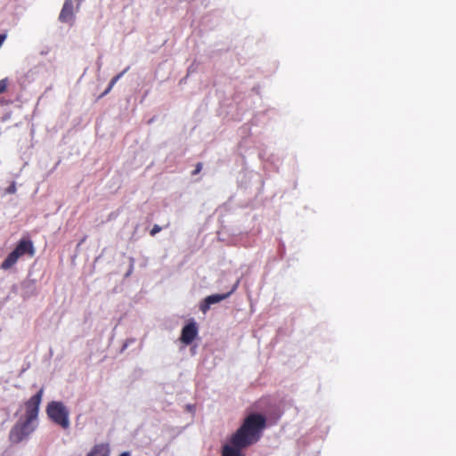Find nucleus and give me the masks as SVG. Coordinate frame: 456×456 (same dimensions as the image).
I'll return each instance as SVG.
<instances>
[{
	"label": "nucleus",
	"instance_id": "16",
	"mask_svg": "<svg viewBox=\"0 0 456 456\" xmlns=\"http://www.w3.org/2000/svg\"><path fill=\"white\" fill-rule=\"evenodd\" d=\"M6 191H7L8 193H14V192L16 191V186H15V184H14V183H12V185H10V186L7 188Z\"/></svg>",
	"mask_w": 456,
	"mask_h": 456
},
{
	"label": "nucleus",
	"instance_id": "7",
	"mask_svg": "<svg viewBox=\"0 0 456 456\" xmlns=\"http://www.w3.org/2000/svg\"><path fill=\"white\" fill-rule=\"evenodd\" d=\"M73 9V1L65 0L62 9L59 15V20L63 23L71 21L74 18Z\"/></svg>",
	"mask_w": 456,
	"mask_h": 456
},
{
	"label": "nucleus",
	"instance_id": "5",
	"mask_svg": "<svg viewBox=\"0 0 456 456\" xmlns=\"http://www.w3.org/2000/svg\"><path fill=\"white\" fill-rule=\"evenodd\" d=\"M44 395V387H41L37 394L32 395L28 400L24 402V414L20 417L28 419V421H37L39 407Z\"/></svg>",
	"mask_w": 456,
	"mask_h": 456
},
{
	"label": "nucleus",
	"instance_id": "10",
	"mask_svg": "<svg viewBox=\"0 0 456 456\" xmlns=\"http://www.w3.org/2000/svg\"><path fill=\"white\" fill-rule=\"evenodd\" d=\"M110 448L106 444H95L86 456H109Z\"/></svg>",
	"mask_w": 456,
	"mask_h": 456
},
{
	"label": "nucleus",
	"instance_id": "3",
	"mask_svg": "<svg viewBox=\"0 0 456 456\" xmlns=\"http://www.w3.org/2000/svg\"><path fill=\"white\" fill-rule=\"evenodd\" d=\"M45 411L48 418L53 423L63 429H68L69 428V411L62 402L51 401L48 403Z\"/></svg>",
	"mask_w": 456,
	"mask_h": 456
},
{
	"label": "nucleus",
	"instance_id": "14",
	"mask_svg": "<svg viewBox=\"0 0 456 456\" xmlns=\"http://www.w3.org/2000/svg\"><path fill=\"white\" fill-rule=\"evenodd\" d=\"M210 305H211L208 304L207 299L205 298L204 302L200 305V308L201 312L205 314L209 309Z\"/></svg>",
	"mask_w": 456,
	"mask_h": 456
},
{
	"label": "nucleus",
	"instance_id": "17",
	"mask_svg": "<svg viewBox=\"0 0 456 456\" xmlns=\"http://www.w3.org/2000/svg\"><path fill=\"white\" fill-rule=\"evenodd\" d=\"M119 456H130L128 452H122Z\"/></svg>",
	"mask_w": 456,
	"mask_h": 456
},
{
	"label": "nucleus",
	"instance_id": "18",
	"mask_svg": "<svg viewBox=\"0 0 456 456\" xmlns=\"http://www.w3.org/2000/svg\"><path fill=\"white\" fill-rule=\"evenodd\" d=\"M84 0H76L77 5H79Z\"/></svg>",
	"mask_w": 456,
	"mask_h": 456
},
{
	"label": "nucleus",
	"instance_id": "4",
	"mask_svg": "<svg viewBox=\"0 0 456 456\" xmlns=\"http://www.w3.org/2000/svg\"><path fill=\"white\" fill-rule=\"evenodd\" d=\"M37 428V422L28 421L24 418H20L9 433V439L13 444L20 443L27 438Z\"/></svg>",
	"mask_w": 456,
	"mask_h": 456
},
{
	"label": "nucleus",
	"instance_id": "9",
	"mask_svg": "<svg viewBox=\"0 0 456 456\" xmlns=\"http://www.w3.org/2000/svg\"><path fill=\"white\" fill-rule=\"evenodd\" d=\"M237 286H238V282L235 285H233L232 289L227 293L214 294V295L208 296L206 297L208 304H210V305L216 304V303H219L222 300L227 298L228 297H230V295H232L236 290Z\"/></svg>",
	"mask_w": 456,
	"mask_h": 456
},
{
	"label": "nucleus",
	"instance_id": "12",
	"mask_svg": "<svg viewBox=\"0 0 456 456\" xmlns=\"http://www.w3.org/2000/svg\"><path fill=\"white\" fill-rule=\"evenodd\" d=\"M8 86V79L4 78L0 80V94H3L6 91Z\"/></svg>",
	"mask_w": 456,
	"mask_h": 456
},
{
	"label": "nucleus",
	"instance_id": "6",
	"mask_svg": "<svg viewBox=\"0 0 456 456\" xmlns=\"http://www.w3.org/2000/svg\"><path fill=\"white\" fill-rule=\"evenodd\" d=\"M198 335V326L194 321L187 323L182 330L180 340L185 344L190 345Z\"/></svg>",
	"mask_w": 456,
	"mask_h": 456
},
{
	"label": "nucleus",
	"instance_id": "11",
	"mask_svg": "<svg viewBox=\"0 0 456 456\" xmlns=\"http://www.w3.org/2000/svg\"><path fill=\"white\" fill-rule=\"evenodd\" d=\"M126 72V70H124L123 72H120L119 74H118L117 76H115L110 82L109 84V86L106 88V90L100 95V97H103L105 96L106 94H108L111 89L113 88V86H115V84L119 80V78L123 76V74Z\"/></svg>",
	"mask_w": 456,
	"mask_h": 456
},
{
	"label": "nucleus",
	"instance_id": "13",
	"mask_svg": "<svg viewBox=\"0 0 456 456\" xmlns=\"http://www.w3.org/2000/svg\"><path fill=\"white\" fill-rule=\"evenodd\" d=\"M162 230V227H160L158 224H154L151 228L150 234L151 236H155L157 233H159Z\"/></svg>",
	"mask_w": 456,
	"mask_h": 456
},
{
	"label": "nucleus",
	"instance_id": "15",
	"mask_svg": "<svg viewBox=\"0 0 456 456\" xmlns=\"http://www.w3.org/2000/svg\"><path fill=\"white\" fill-rule=\"evenodd\" d=\"M201 169H202V164L201 163H198L196 165L195 169L192 171V175H195L199 174L201 171Z\"/></svg>",
	"mask_w": 456,
	"mask_h": 456
},
{
	"label": "nucleus",
	"instance_id": "2",
	"mask_svg": "<svg viewBox=\"0 0 456 456\" xmlns=\"http://www.w3.org/2000/svg\"><path fill=\"white\" fill-rule=\"evenodd\" d=\"M35 252L36 250L32 240L29 239H21L15 248L2 262L1 268L3 270H8L12 268L20 257L24 256L33 257Z\"/></svg>",
	"mask_w": 456,
	"mask_h": 456
},
{
	"label": "nucleus",
	"instance_id": "1",
	"mask_svg": "<svg viewBox=\"0 0 456 456\" xmlns=\"http://www.w3.org/2000/svg\"><path fill=\"white\" fill-rule=\"evenodd\" d=\"M266 427V419L259 413L249 414L231 436L230 443L236 446L248 447L256 443Z\"/></svg>",
	"mask_w": 456,
	"mask_h": 456
},
{
	"label": "nucleus",
	"instance_id": "8",
	"mask_svg": "<svg viewBox=\"0 0 456 456\" xmlns=\"http://www.w3.org/2000/svg\"><path fill=\"white\" fill-rule=\"evenodd\" d=\"M247 448L246 446H236L230 443L224 444L222 448L221 456H243L241 450Z\"/></svg>",
	"mask_w": 456,
	"mask_h": 456
}]
</instances>
